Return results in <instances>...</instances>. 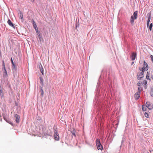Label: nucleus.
<instances>
[{
  "label": "nucleus",
  "mask_w": 153,
  "mask_h": 153,
  "mask_svg": "<svg viewBox=\"0 0 153 153\" xmlns=\"http://www.w3.org/2000/svg\"><path fill=\"white\" fill-rule=\"evenodd\" d=\"M142 87L141 86H139L138 88V90L139 91H141L142 90Z\"/></svg>",
  "instance_id": "28"
},
{
  "label": "nucleus",
  "mask_w": 153,
  "mask_h": 153,
  "mask_svg": "<svg viewBox=\"0 0 153 153\" xmlns=\"http://www.w3.org/2000/svg\"><path fill=\"white\" fill-rule=\"evenodd\" d=\"M153 26V24L152 23H151L149 26V29L150 31H151L152 30V28Z\"/></svg>",
  "instance_id": "23"
},
{
  "label": "nucleus",
  "mask_w": 153,
  "mask_h": 153,
  "mask_svg": "<svg viewBox=\"0 0 153 153\" xmlns=\"http://www.w3.org/2000/svg\"><path fill=\"white\" fill-rule=\"evenodd\" d=\"M47 134V136H48V134Z\"/></svg>",
  "instance_id": "38"
},
{
  "label": "nucleus",
  "mask_w": 153,
  "mask_h": 153,
  "mask_svg": "<svg viewBox=\"0 0 153 153\" xmlns=\"http://www.w3.org/2000/svg\"><path fill=\"white\" fill-rule=\"evenodd\" d=\"M76 132V130L74 129H73V130H72L71 131V132L72 134L74 135V136L76 137V135L75 134V133Z\"/></svg>",
  "instance_id": "14"
},
{
  "label": "nucleus",
  "mask_w": 153,
  "mask_h": 153,
  "mask_svg": "<svg viewBox=\"0 0 153 153\" xmlns=\"http://www.w3.org/2000/svg\"><path fill=\"white\" fill-rule=\"evenodd\" d=\"M138 11H136L133 13V16H132L131 17L130 22L131 24L134 23V20L136 19L137 18V14Z\"/></svg>",
  "instance_id": "1"
},
{
  "label": "nucleus",
  "mask_w": 153,
  "mask_h": 153,
  "mask_svg": "<svg viewBox=\"0 0 153 153\" xmlns=\"http://www.w3.org/2000/svg\"><path fill=\"white\" fill-rule=\"evenodd\" d=\"M96 145L98 150L100 149L102 150L103 149V146L100 143V139L99 138H97L96 139Z\"/></svg>",
  "instance_id": "2"
},
{
  "label": "nucleus",
  "mask_w": 153,
  "mask_h": 153,
  "mask_svg": "<svg viewBox=\"0 0 153 153\" xmlns=\"http://www.w3.org/2000/svg\"><path fill=\"white\" fill-rule=\"evenodd\" d=\"M37 35H38V37H39H39H41V35H40V33H37Z\"/></svg>",
  "instance_id": "33"
},
{
  "label": "nucleus",
  "mask_w": 153,
  "mask_h": 153,
  "mask_svg": "<svg viewBox=\"0 0 153 153\" xmlns=\"http://www.w3.org/2000/svg\"><path fill=\"white\" fill-rule=\"evenodd\" d=\"M39 66L40 69V72L42 73V74L43 75L44 74V69L41 64L39 65Z\"/></svg>",
  "instance_id": "11"
},
{
  "label": "nucleus",
  "mask_w": 153,
  "mask_h": 153,
  "mask_svg": "<svg viewBox=\"0 0 153 153\" xmlns=\"http://www.w3.org/2000/svg\"><path fill=\"white\" fill-rule=\"evenodd\" d=\"M140 91H137L134 94V98L135 100H137L140 97Z\"/></svg>",
  "instance_id": "6"
},
{
  "label": "nucleus",
  "mask_w": 153,
  "mask_h": 153,
  "mask_svg": "<svg viewBox=\"0 0 153 153\" xmlns=\"http://www.w3.org/2000/svg\"><path fill=\"white\" fill-rule=\"evenodd\" d=\"M146 106L150 110L152 109L153 108L152 105L149 102H147L146 103Z\"/></svg>",
  "instance_id": "7"
},
{
  "label": "nucleus",
  "mask_w": 153,
  "mask_h": 153,
  "mask_svg": "<svg viewBox=\"0 0 153 153\" xmlns=\"http://www.w3.org/2000/svg\"><path fill=\"white\" fill-rule=\"evenodd\" d=\"M3 66L4 68V70L5 71H6V70L5 69V64H4V61L3 62Z\"/></svg>",
  "instance_id": "27"
},
{
  "label": "nucleus",
  "mask_w": 153,
  "mask_h": 153,
  "mask_svg": "<svg viewBox=\"0 0 153 153\" xmlns=\"http://www.w3.org/2000/svg\"><path fill=\"white\" fill-rule=\"evenodd\" d=\"M144 115L147 118H148L149 117V115L147 113L145 112L144 114Z\"/></svg>",
  "instance_id": "22"
},
{
  "label": "nucleus",
  "mask_w": 153,
  "mask_h": 153,
  "mask_svg": "<svg viewBox=\"0 0 153 153\" xmlns=\"http://www.w3.org/2000/svg\"><path fill=\"white\" fill-rule=\"evenodd\" d=\"M134 62H132V63H131V65H132L134 64Z\"/></svg>",
  "instance_id": "36"
},
{
  "label": "nucleus",
  "mask_w": 153,
  "mask_h": 153,
  "mask_svg": "<svg viewBox=\"0 0 153 153\" xmlns=\"http://www.w3.org/2000/svg\"><path fill=\"white\" fill-rule=\"evenodd\" d=\"M15 118L16 123H19V116L18 114H16L15 115Z\"/></svg>",
  "instance_id": "10"
},
{
  "label": "nucleus",
  "mask_w": 153,
  "mask_h": 153,
  "mask_svg": "<svg viewBox=\"0 0 153 153\" xmlns=\"http://www.w3.org/2000/svg\"><path fill=\"white\" fill-rule=\"evenodd\" d=\"M31 1H32V2H33L34 1V0H31Z\"/></svg>",
  "instance_id": "37"
},
{
  "label": "nucleus",
  "mask_w": 153,
  "mask_h": 153,
  "mask_svg": "<svg viewBox=\"0 0 153 153\" xmlns=\"http://www.w3.org/2000/svg\"><path fill=\"white\" fill-rule=\"evenodd\" d=\"M152 78L153 79V75H151Z\"/></svg>",
  "instance_id": "35"
},
{
  "label": "nucleus",
  "mask_w": 153,
  "mask_h": 153,
  "mask_svg": "<svg viewBox=\"0 0 153 153\" xmlns=\"http://www.w3.org/2000/svg\"><path fill=\"white\" fill-rule=\"evenodd\" d=\"M32 23L33 24V27L34 28V29L35 30L37 29L38 28H37V26L36 24V23L34 21V20H33Z\"/></svg>",
  "instance_id": "12"
},
{
  "label": "nucleus",
  "mask_w": 153,
  "mask_h": 153,
  "mask_svg": "<svg viewBox=\"0 0 153 153\" xmlns=\"http://www.w3.org/2000/svg\"><path fill=\"white\" fill-rule=\"evenodd\" d=\"M150 95L152 97H153V86L151 88Z\"/></svg>",
  "instance_id": "19"
},
{
  "label": "nucleus",
  "mask_w": 153,
  "mask_h": 153,
  "mask_svg": "<svg viewBox=\"0 0 153 153\" xmlns=\"http://www.w3.org/2000/svg\"><path fill=\"white\" fill-rule=\"evenodd\" d=\"M149 77H150V74L149 73V72L148 71L147 72V74H146V78L147 79H149V80H151V79H150V78H149Z\"/></svg>",
  "instance_id": "16"
},
{
  "label": "nucleus",
  "mask_w": 153,
  "mask_h": 153,
  "mask_svg": "<svg viewBox=\"0 0 153 153\" xmlns=\"http://www.w3.org/2000/svg\"><path fill=\"white\" fill-rule=\"evenodd\" d=\"M36 32V33H37V34L40 33L39 31L38 30V29H36V30H35Z\"/></svg>",
  "instance_id": "31"
},
{
  "label": "nucleus",
  "mask_w": 153,
  "mask_h": 153,
  "mask_svg": "<svg viewBox=\"0 0 153 153\" xmlns=\"http://www.w3.org/2000/svg\"><path fill=\"white\" fill-rule=\"evenodd\" d=\"M39 79H40V84L42 86L44 84V83H43L44 80H43V78L41 76H40L39 77Z\"/></svg>",
  "instance_id": "15"
},
{
  "label": "nucleus",
  "mask_w": 153,
  "mask_h": 153,
  "mask_svg": "<svg viewBox=\"0 0 153 153\" xmlns=\"http://www.w3.org/2000/svg\"><path fill=\"white\" fill-rule=\"evenodd\" d=\"M20 18H21L22 20V22H23L24 20L23 18V14L20 12Z\"/></svg>",
  "instance_id": "17"
},
{
  "label": "nucleus",
  "mask_w": 153,
  "mask_h": 153,
  "mask_svg": "<svg viewBox=\"0 0 153 153\" xmlns=\"http://www.w3.org/2000/svg\"><path fill=\"white\" fill-rule=\"evenodd\" d=\"M137 54L136 53L133 52L131 56V58L132 60H134L135 59V58Z\"/></svg>",
  "instance_id": "8"
},
{
  "label": "nucleus",
  "mask_w": 153,
  "mask_h": 153,
  "mask_svg": "<svg viewBox=\"0 0 153 153\" xmlns=\"http://www.w3.org/2000/svg\"><path fill=\"white\" fill-rule=\"evenodd\" d=\"M0 91H1V90H0Z\"/></svg>",
  "instance_id": "39"
},
{
  "label": "nucleus",
  "mask_w": 153,
  "mask_h": 153,
  "mask_svg": "<svg viewBox=\"0 0 153 153\" xmlns=\"http://www.w3.org/2000/svg\"><path fill=\"white\" fill-rule=\"evenodd\" d=\"M152 15L151 12L150 11V12L147 15V16L148 17V20L147 21V26L148 28L149 26V24L150 22V21L151 19V16Z\"/></svg>",
  "instance_id": "3"
},
{
  "label": "nucleus",
  "mask_w": 153,
  "mask_h": 153,
  "mask_svg": "<svg viewBox=\"0 0 153 153\" xmlns=\"http://www.w3.org/2000/svg\"><path fill=\"white\" fill-rule=\"evenodd\" d=\"M144 76L143 74H141V73H138L137 75V79L138 80H141L142 78Z\"/></svg>",
  "instance_id": "5"
},
{
  "label": "nucleus",
  "mask_w": 153,
  "mask_h": 153,
  "mask_svg": "<svg viewBox=\"0 0 153 153\" xmlns=\"http://www.w3.org/2000/svg\"><path fill=\"white\" fill-rule=\"evenodd\" d=\"M125 140V139L123 137V139L121 141V143L122 144L124 142Z\"/></svg>",
  "instance_id": "29"
},
{
  "label": "nucleus",
  "mask_w": 153,
  "mask_h": 153,
  "mask_svg": "<svg viewBox=\"0 0 153 153\" xmlns=\"http://www.w3.org/2000/svg\"><path fill=\"white\" fill-rule=\"evenodd\" d=\"M143 83L144 84L146 85L147 83V81L146 80H144L143 81Z\"/></svg>",
  "instance_id": "26"
},
{
  "label": "nucleus",
  "mask_w": 153,
  "mask_h": 153,
  "mask_svg": "<svg viewBox=\"0 0 153 153\" xmlns=\"http://www.w3.org/2000/svg\"><path fill=\"white\" fill-rule=\"evenodd\" d=\"M143 66L144 67V68H145V70L147 71L148 70L149 68L148 65L146 62L145 61H144Z\"/></svg>",
  "instance_id": "9"
},
{
  "label": "nucleus",
  "mask_w": 153,
  "mask_h": 153,
  "mask_svg": "<svg viewBox=\"0 0 153 153\" xmlns=\"http://www.w3.org/2000/svg\"><path fill=\"white\" fill-rule=\"evenodd\" d=\"M144 72H140L139 73H141V74H143V75Z\"/></svg>",
  "instance_id": "34"
},
{
  "label": "nucleus",
  "mask_w": 153,
  "mask_h": 153,
  "mask_svg": "<svg viewBox=\"0 0 153 153\" xmlns=\"http://www.w3.org/2000/svg\"><path fill=\"white\" fill-rule=\"evenodd\" d=\"M141 83L140 82H139L137 83V85L139 86H140Z\"/></svg>",
  "instance_id": "30"
},
{
  "label": "nucleus",
  "mask_w": 153,
  "mask_h": 153,
  "mask_svg": "<svg viewBox=\"0 0 153 153\" xmlns=\"http://www.w3.org/2000/svg\"><path fill=\"white\" fill-rule=\"evenodd\" d=\"M11 62L13 65V69H15V64L14 63L13 60L12 58H11Z\"/></svg>",
  "instance_id": "18"
},
{
  "label": "nucleus",
  "mask_w": 153,
  "mask_h": 153,
  "mask_svg": "<svg viewBox=\"0 0 153 153\" xmlns=\"http://www.w3.org/2000/svg\"><path fill=\"white\" fill-rule=\"evenodd\" d=\"M6 121L8 122V123H9L11 125H13V124L12 123L10 122V121Z\"/></svg>",
  "instance_id": "32"
},
{
  "label": "nucleus",
  "mask_w": 153,
  "mask_h": 153,
  "mask_svg": "<svg viewBox=\"0 0 153 153\" xmlns=\"http://www.w3.org/2000/svg\"><path fill=\"white\" fill-rule=\"evenodd\" d=\"M40 92H41V95H42V97H43V94H44L43 90L42 89V87H41L40 88Z\"/></svg>",
  "instance_id": "20"
},
{
  "label": "nucleus",
  "mask_w": 153,
  "mask_h": 153,
  "mask_svg": "<svg viewBox=\"0 0 153 153\" xmlns=\"http://www.w3.org/2000/svg\"><path fill=\"white\" fill-rule=\"evenodd\" d=\"M39 40L40 42H43L44 41L43 38H42V36L39 37Z\"/></svg>",
  "instance_id": "25"
},
{
  "label": "nucleus",
  "mask_w": 153,
  "mask_h": 153,
  "mask_svg": "<svg viewBox=\"0 0 153 153\" xmlns=\"http://www.w3.org/2000/svg\"><path fill=\"white\" fill-rule=\"evenodd\" d=\"M146 107L144 105H143L142 106V109L143 111H146Z\"/></svg>",
  "instance_id": "21"
},
{
  "label": "nucleus",
  "mask_w": 153,
  "mask_h": 153,
  "mask_svg": "<svg viewBox=\"0 0 153 153\" xmlns=\"http://www.w3.org/2000/svg\"><path fill=\"white\" fill-rule=\"evenodd\" d=\"M7 23L10 26L14 27V25L10 20L9 19L8 20Z\"/></svg>",
  "instance_id": "13"
},
{
  "label": "nucleus",
  "mask_w": 153,
  "mask_h": 153,
  "mask_svg": "<svg viewBox=\"0 0 153 153\" xmlns=\"http://www.w3.org/2000/svg\"><path fill=\"white\" fill-rule=\"evenodd\" d=\"M54 134L53 135L54 139L56 140H59V137L57 130L56 129H54Z\"/></svg>",
  "instance_id": "4"
},
{
  "label": "nucleus",
  "mask_w": 153,
  "mask_h": 153,
  "mask_svg": "<svg viewBox=\"0 0 153 153\" xmlns=\"http://www.w3.org/2000/svg\"><path fill=\"white\" fill-rule=\"evenodd\" d=\"M139 70L140 71H141L142 72H144L145 70V68H144V67H143L142 68H139Z\"/></svg>",
  "instance_id": "24"
}]
</instances>
